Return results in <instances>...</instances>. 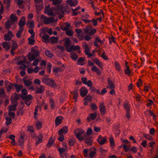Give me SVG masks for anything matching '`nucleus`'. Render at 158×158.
<instances>
[{"label": "nucleus", "instance_id": "obj_48", "mask_svg": "<svg viewBox=\"0 0 158 158\" xmlns=\"http://www.w3.org/2000/svg\"><path fill=\"white\" fill-rule=\"evenodd\" d=\"M66 31V34L69 36H72L73 35V32L71 30H68Z\"/></svg>", "mask_w": 158, "mask_h": 158}, {"label": "nucleus", "instance_id": "obj_8", "mask_svg": "<svg viewBox=\"0 0 158 158\" xmlns=\"http://www.w3.org/2000/svg\"><path fill=\"white\" fill-rule=\"evenodd\" d=\"M9 82L8 81H5V86L6 87V91L7 92H10L11 91L12 89H14L15 86V83H12L11 82L10 83V85L8 86H7V84L8 83H9Z\"/></svg>", "mask_w": 158, "mask_h": 158}, {"label": "nucleus", "instance_id": "obj_7", "mask_svg": "<svg viewBox=\"0 0 158 158\" xmlns=\"http://www.w3.org/2000/svg\"><path fill=\"white\" fill-rule=\"evenodd\" d=\"M50 7L49 5H48L47 6H46L45 7L44 13L47 14L48 15L53 16L54 15V14L52 10L50 9Z\"/></svg>", "mask_w": 158, "mask_h": 158}, {"label": "nucleus", "instance_id": "obj_21", "mask_svg": "<svg viewBox=\"0 0 158 158\" xmlns=\"http://www.w3.org/2000/svg\"><path fill=\"white\" fill-rule=\"evenodd\" d=\"M106 140L105 137L102 138L101 135H100L98 137V142L100 145L104 144L106 142Z\"/></svg>", "mask_w": 158, "mask_h": 158}, {"label": "nucleus", "instance_id": "obj_5", "mask_svg": "<svg viewBox=\"0 0 158 158\" xmlns=\"http://www.w3.org/2000/svg\"><path fill=\"white\" fill-rule=\"evenodd\" d=\"M123 106L124 108L126 110V117L128 119H129L130 118V104L128 102L126 101L124 104Z\"/></svg>", "mask_w": 158, "mask_h": 158}, {"label": "nucleus", "instance_id": "obj_62", "mask_svg": "<svg viewBox=\"0 0 158 158\" xmlns=\"http://www.w3.org/2000/svg\"><path fill=\"white\" fill-rule=\"evenodd\" d=\"M144 137H145L146 139H148L149 140H151L152 139V137L150 135H149L148 134H144L143 135Z\"/></svg>", "mask_w": 158, "mask_h": 158}, {"label": "nucleus", "instance_id": "obj_41", "mask_svg": "<svg viewBox=\"0 0 158 158\" xmlns=\"http://www.w3.org/2000/svg\"><path fill=\"white\" fill-rule=\"evenodd\" d=\"M84 61V58L82 57H81L79 58L77 60V63L79 64H80L81 65H83L84 64L82 63Z\"/></svg>", "mask_w": 158, "mask_h": 158}, {"label": "nucleus", "instance_id": "obj_11", "mask_svg": "<svg viewBox=\"0 0 158 158\" xmlns=\"http://www.w3.org/2000/svg\"><path fill=\"white\" fill-rule=\"evenodd\" d=\"M52 2V4L56 6V7L53 9L58 10L60 4L62 3L63 0H50Z\"/></svg>", "mask_w": 158, "mask_h": 158}, {"label": "nucleus", "instance_id": "obj_45", "mask_svg": "<svg viewBox=\"0 0 158 158\" xmlns=\"http://www.w3.org/2000/svg\"><path fill=\"white\" fill-rule=\"evenodd\" d=\"M6 124L7 125H10L12 119L10 117H6Z\"/></svg>", "mask_w": 158, "mask_h": 158}, {"label": "nucleus", "instance_id": "obj_52", "mask_svg": "<svg viewBox=\"0 0 158 158\" xmlns=\"http://www.w3.org/2000/svg\"><path fill=\"white\" fill-rule=\"evenodd\" d=\"M36 128L37 129H40L42 127V124L40 122H37L36 123Z\"/></svg>", "mask_w": 158, "mask_h": 158}, {"label": "nucleus", "instance_id": "obj_33", "mask_svg": "<svg viewBox=\"0 0 158 158\" xmlns=\"http://www.w3.org/2000/svg\"><path fill=\"white\" fill-rule=\"evenodd\" d=\"M19 29L17 31L16 34V36L18 38L21 37V34L22 33L23 31L24 30L23 27H19Z\"/></svg>", "mask_w": 158, "mask_h": 158}, {"label": "nucleus", "instance_id": "obj_49", "mask_svg": "<svg viewBox=\"0 0 158 158\" xmlns=\"http://www.w3.org/2000/svg\"><path fill=\"white\" fill-rule=\"evenodd\" d=\"M13 44L11 47V48L14 50H16L18 47V45L13 40L12 41Z\"/></svg>", "mask_w": 158, "mask_h": 158}, {"label": "nucleus", "instance_id": "obj_38", "mask_svg": "<svg viewBox=\"0 0 158 158\" xmlns=\"http://www.w3.org/2000/svg\"><path fill=\"white\" fill-rule=\"evenodd\" d=\"M45 54L49 57H51L53 56V54L51 51L48 50L45 51Z\"/></svg>", "mask_w": 158, "mask_h": 158}, {"label": "nucleus", "instance_id": "obj_24", "mask_svg": "<svg viewBox=\"0 0 158 158\" xmlns=\"http://www.w3.org/2000/svg\"><path fill=\"white\" fill-rule=\"evenodd\" d=\"M62 119L63 117L61 116H58L56 118L55 123L56 126L59 125L61 123Z\"/></svg>", "mask_w": 158, "mask_h": 158}, {"label": "nucleus", "instance_id": "obj_35", "mask_svg": "<svg viewBox=\"0 0 158 158\" xmlns=\"http://www.w3.org/2000/svg\"><path fill=\"white\" fill-rule=\"evenodd\" d=\"M58 40L57 37H53L50 38V41L51 43L56 44L58 42Z\"/></svg>", "mask_w": 158, "mask_h": 158}, {"label": "nucleus", "instance_id": "obj_50", "mask_svg": "<svg viewBox=\"0 0 158 158\" xmlns=\"http://www.w3.org/2000/svg\"><path fill=\"white\" fill-rule=\"evenodd\" d=\"M93 133V130L91 128L89 127L87 131L86 134L90 135Z\"/></svg>", "mask_w": 158, "mask_h": 158}, {"label": "nucleus", "instance_id": "obj_12", "mask_svg": "<svg viewBox=\"0 0 158 158\" xmlns=\"http://www.w3.org/2000/svg\"><path fill=\"white\" fill-rule=\"evenodd\" d=\"M32 96L31 95H29L25 97L24 98L22 99L24 100L25 103L26 104L27 106H29L31 103V102L30 101L32 99Z\"/></svg>", "mask_w": 158, "mask_h": 158}, {"label": "nucleus", "instance_id": "obj_28", "mask_svg": "<svg viewBox=\"0 0 158 158\" xmlns=\"http://www.w3.org/2000/svg\"><path fill=\"white\" fill-rule=\"evenodd\" d=\"M23 86L22 85H19L15 83V88L16 90V91L17 92H19L21 89H22Z\"/></svg>", "mask_w": 158, "mask_h": 158}, {"label": "nucleus", "instance_id": "obj_4", "mask_svg": "<svg viewBox=\"0 0 158 158\" xmlns=\"http://www.w3.org/2000/svg\"><path fill=\"white\" fill-rule=\"evenodd\" d=\"M78 131V129H76L74 131L75 136L79 141H81L83 140L84 139V137L82 136L81 135L85 133L84 131L83 130H80L77 132Z\"/></svg>", "mask_w": 158, "mask_h": 158}, {"label": "nucleus", "instance_id": "obj_25", "mask_svg": "<svg viewBox=\"0 0 158 158\" xmlns=\"http://www.w3.org/2000/svg\"><path fill=\"white\" fill-rule=\"evenodd\" d=\"M14 94L15 96H12L11 97V101L12 102H15L19 99V95L17 94L16 93H14Z\"/></svg>", "mask_w": 158, "mask_h": 158}, {"label": "nucleus", "instance_id": "obj_61", "mask_svg": "<svg viewBox=\"0 0 158 158\" xmlns=\"http://www.w3.org/2000/svg\"><path fill=\"white\" fill-rule=\"evenodd\" d=\"M66 2L71 6H74V3L72 0H68Z\"/></svg>", "mask_w": 158, "mask_h": 158}, {"label": "nucleus", "instance_id": "obj_34", "mask_svg": "<svg viewBox=\"0 0 158 158\" xmlns=\"http://www.w3.org/2000/svg\"><path fill=\"white\" fill-rule=\"evenodd\" d=\"M43 136L41 134H40L39 136L38 137V140L36 141L35 144L37 145L39 143H41L42 141V138Z\"/></svg>", "mask_w": 158, "mask_h": 158}, {"label": "nucleus", "instance_id": "obj_60", "mask_svg": "<svg viewBox=\"0 0 158 158\" xmlns=\"http://www.w3.org/2000/svg\"><path fill=\"white\" fill-rule=\"evenodd\" d=\"M100 56L102 57L105 60H108V58L105 55V52H103L102 55H99Z\"/></svg>", "mask_w": 158, "mask_h": 158}, {"label": "nucleus", "instance_id": "obj_40", "mask_svg": "<svg viewBox=\"0 0 158 158\" xmlns=\"http://www.w3.org/2000/svg\"><path fill=\"white\" fill-rule=\"evenodd\" d=\"M92 28V26H88L85 29H83V31L85 33L88 34V32L90 31V30Z\"/></svg>", "mask_w": 158, "mask_h": 158}, {"label": "nucleus", "instance_id": "obj_19", "mask_svg": "<svg viewBox=\"0 0 158 158\" xmlns=\"http://www.w3.org/2000/svg\"><path fill=\"white\" fill-rule=\"evenodd\" d=\"M68 131V127L65 126H64L61 129H60L58 132L59 135H61L64 133L66 134Z\"/></svg>", "mask_w": 158, "mask_h": 158}, {"label": "nucleus", "instance_id": "obj_29", "mask_svg": "<svg viewBox=\"0 0 158 158\" xmlns=\"http://www.w3.org/2000/svg\"><path fill=\"white\" fill-rule=\"evenodd\" d=\"M27 94V91L25 89H22L21 94L20 95V97L21 99L24 98L26 96Z\"/></svg>", "mask_w": 158, "mask_h": 158}, {"label": "nucleus", "instance_id": "obj_43", "mask_svg": "<svg viewBox=\"0 0 158 158\" xmlns=\"http://www.w3.org/2000/svg\"><path fill=\"white\" fill-rule=\"evenodd\" d=\"M109 141L110 146L112 147H114L115 145V143L113 138L112 137H110L109 138Z\"/></svg>", "mask_w": 158, "mask_h": 158}, {"label": "nucleus", "instance_id": "obj_54", "mask_svg": "<svg viewBox=\"0 0 158 158\" xmlns=\"http://www.w3.org/2000/svg\"><path fill=\"white\" fill-rule=\"evenodd\" d=\"M70 40L68 39L66 40L64 43V46L67 47L69 46L70 44Z\"/></svg>", "mask_w": 158, "mask_h": 158}, {"label": "nucleus", "instance_id": "obj_46", "mask_svg": "<svg viewBox=\"0 0 158 158\" xmlns=\"http://www.w3.org/2000/svg\"><path fill=\"white\" fill-rule=\"evenodd\" d=\"M28 31L30 34H31V38H33L35 37V33L34 32L33 29H29Z\"/></svg>", "mask_w": 158, "mask_h": 158}, {"label": "nucleus", "instance_id": "obj_36", "mask_svg": "<svg viewBox=\"0 0 158 158\" xmlns=\"http://www.w3.org/2000/svg\"><path fill=\"white\" fill-rule=\"evenodd\" d=\"M12 24L10 21L9 20H7L5 23V28L8 29L10 27L11 25Z\"/></svg>", "mask_w": 158, "mask_h": 158}, {"label": "nucleus", "instance_id": "obj_64", "mask_svg": "<svg viewBox=\"0 0 158 158\" xmlns=\"http://www.w3.org/2000/svg\"><path fill=\"white\" fill-rule=\"evenodd\" d=\"M27 67L26 65L23 64L22 65L19 66V69L21 70H23L25 71L26 70Z\"/></svg>", "mask_w": 158, "mask_h": 158}, {"label": "nucleus", "instance_id": "obj_20", "mask_svg": "<svg viewBox=\"0 0 158 158\" xmlns=\"http://www.w3.org/2000/svg\"><path fill=\"white\" fill-rule=\"evenodd\" d=\"M70 27V24L68 23H65L63 25L60 27L64 31H66L69 30Z\"/></svg>", "mask_w": 158, "mask_h": 158}, {"label": "nucleus", "instance_id": "obj_53", "mask_svg": "<svg viewBox=\"0 0 158 158\" xmlns=\"http://www.w3.org/2000/svg\"><path fill=\"white\" fill-rule=\"evenodd\" d=\"M5 91L3 88H1L0 91V97H3L5 96Z\"/></svg>", "mask_w": 158, "mask_h": 158}, {"label": "nucleus", "instance_id": "obj_14", "mask_svg": "<svg viewBox=\"0 0 158 158\" xmlns=\"http://www.w3.org/2000/svg\"><path fill=\"white\" fill-rule=\"evenodd\" d=\"M89 117H88L87 118V120L89 122L91 121V120H94L97 116V113L95 112L94 113L90 114H89Z\"/></svg>", "mask_w": 158, "mask_h": 158}, {"label": "nucleus", "instance_id": "obj_59", "mask_svg": "<svg viewBox=\"0 0 158 158\" xmlns=\"http://www.w3.org/2000/svg\"><path fill=\"white\" fill-rule=\"evenodd\" d=\"M5 3L6 4V7L8 8L10 5V0H4Z\"/></svg>", "mask_w": 158, "mask_h": 158}, {"label": "nucleus", "instance_id": "obj_16", "mask_svg": "<svg viewBox=\"0 0 158 158\" xmlns=\"http://www.w3.org/2000/svg\"><path fill=\"white\" fill-rule=\"evenodd\" d=\"M88 93V90L84 87H82L80 89V95L83 97H85Z\"/></svg>", "mask_w": 158, "mask_h": 158}, {"label": "nucleus", "instance_id": "obj_2", "mask_svg": "<svg viewBox=\"0 0 158 158\" xmlns=\"http://www.w3.org/2000/svg\"><path fill=\"white\" fill-rule=\"evenodd\" d=\"M42 82L51 87L55 89L56 88L57 85L54 80L49 78H45L43 79Z\"/></svg>", "mask_w": 158, "mask_h": 158}, {"label": "nucleus", "instance_id": "obj_39", "mask_svg": "<svg viewBox=\"0 0 158 158\" xmlns=\"http://www.w3.org/2000/svg\"><path fill=\"white\" fill-rule=\"evenodd\" d=\"M10 19L11 21L13 23L15 22L17 20V17L15 16L13 14H12L10 15Z\"/></svg>", "mask_w": 158, "mask_h": 158}, {"label": "nucleus", "instance_id": "obj_37", "mask_svg": "<svg viewBox=\"0 0 158 158\" xmlns=\"http://www.w3.org/2000/svg\"><path fill=\"white\" fill-rule=\"evenodd\" d=\"M27 25H29V28H32L34 27V22L33 20L31 21H28L27 23Z\"/></svg>", "mask_w": 158, "mask_h": 158}, {"label": "nucleus", "instance_id": "obj_6", "mask_svg": "<svg viewBox=\"0 0 158 158\" xmlns=\"http://www.w3.org/2000/svg\"><path fill=\"white\" fill-rule=\"evenodd\" d=\"M92 136L89 135L85 134L84 137L85 142L88 145H91L93 143V141L91 140Z\"/></svg>", "mask_w": 158, "mask_h": 158}, {"label": "nucleus", "instance_id": "obj_18", "mask_svg": "<svg viewBox=\"0 0 158 158\" xmlns=\"http://www.w3.org/2000/svg\"><path fill=\"white\" fill-rule=\"evenodd\" d=\"M80 47L78 45H77L76 46H74L73 45H72L70 47L68 48L67 51L68 52H70L72 51H76L79 50L80 49Z\"/></svg>", "mask_w": 158, "mask_h": 158}, {"label": "nucleus", "instance_id": "obj_13", "mask_svg": "<svg viewBox=\"0 0 158 158\" xmlns=\"http://www.w3.org/2000/svg\"><path fill=\"white\" fill-rule=\"evenodd\" d=\"M54 20V18L53 17H45L44 18L43 22L46 24H48L53 22Z\"/></svg>", "mask_w": 158, "mask_h": 158}, {"label": "nucleus", "instance_id": "obj_30", "mask_svg": "<svg viewBox=\"0 0 158 158\" xmlns=\"http://www.w3.org/2000/svg\"><path fill=\"white\" fill-rule=\"evenodd\" d=\"M23 19L24 21H23L20 19L18 23V25L19 26V27H23L25 24V19L24 17H23L21 19Z\"/></svg>", "mask_w": 158, "mask_h": 158}, {"label": "nucleus", "instance_id": "obj_15", "mask_svg": "<svg viewBox=\"0 0 158 158\" xmlns=\"http://www.w3.org/2000/svg\"><path fill=\"white\" fill-rule=\"evenodd\" d=\"M84 48L85 49V53L86 55L88 56V57H89L91 56H95L94 54H92L91 53H89L90 52V49L88 48V45L86 44L85 45Z\"/></svg>", "mask_w": 158, "mask_h": 158}, {"label": "nucleus", "instance_id": "obj_56", "mask_svg": "<svg viewBox=\"0 0 158 158\" xmlns=\"http://www.w3.org/2000/svg\"><path fill=\"white\" fill-rule=\"evenodd\" d=\"M90 107L92 110H96L98 109L97 106L94 103L92 104Z\"/></svg>", "mask_w": 158, "mask_h": 158}, {"label": "nucleus", "instance_id": "obj_3", "mask_svg": "<svg viewBox=\"0 0 158 158\" xmlns=\"http://www.w3.org/2000/svg\"><path fill=\"white\" fill-rule=\"evenodd\" d=\"M69 12L70 11L69 8V6L66 4H62L60 6L59 10L58 11V14H61V15L59 16V18L61 19L64 16V12Z\"/></svg>", "mask_w": 158, "mask_h": 158}, {"label": "nucleus", "instance_id": "obj_63", "mask_svg": "<svg viewBox=\"0 0 158 158\" xmlns=\"http://www.w3.org/2000/svg\"><path fill=\"white\" fill-rule=\"evenodd\" d=\"M82 22L81 21H75L74 22V24L75 25L76 27H79L80 25L82 23Z\"/></svg>", "mask_w": 158, "mask_h": 158}, {"label": "nucleus", "instance_id": "obj_31", "mask_svg": "<svg viewBox=\"0 0 158 158\" xmlns=\"http://www.w3.org/2000/svg\"><path fill=\"white\" fill-rule=\"evenodd\" d=\"M54 142V139L52 136H51L48 140V143L47 144V147H50L53 144Z\"/></svg>", "mask_w": 158, "mask_h": 158}, {"label": "nucleus", "instance_id": "obj_55", "mask_svg": "<svg viewBox=\"0 0 158 158\" xmlns=\"http://www.w3.org/2000/svg\"><path fill=\"white\" fill-rule=\"evenodd\" d=\"M58 150L59 152V154H61L65 152L66 150L64 148H59L58 149Z\"/></svg>", "mask_w": 158, "mask_h": 158}, {"label": "nucleus", "instance_id": "obj_42", "mask_svg": "<svg viewBox=\"0 0 158 158\" xmlns=\"http://www.w3.org/2000/svg\"><path fill=\"white\" fill-rule=\"evenodd\" d=\"M115 69L118 71H119L121 70V68L118 62L115 61Z\"/></svg>", "mask_w": 158, "mask_h": 158}, {"label": "nucleus", "instance_id": "obj_1", "mask_svg": "<svg viewBox=\"0 0 158 158\" xmlns=\"http://www.w3.org/2000/svg\"><path fill=\"white\" fill-rule=\"evenodd\" d=\"M38 47L36 46L31 48V52L27 54V58L30 61H32L37 57H39L40 52L38 51Z\"/></svg>", "mask_w": 158, "mask_h": 158}, {"label": "nucleus", "instance_id": "obj_10", "mask_svg": "<svg viewBox=\"0 0 158 158\" xmlns=\"http://www.w3.org/2000/svg\"><path fill=\"white\" fill-rule=\"evenodd\" d=\"M99 110L101 114H105L106 113V110L103 102H101L99 103Z\"/></svg>", "mask_w": 158, "mask_h": 158}, {"label": "nucleus", "instance_id": "obj_23", "mask_svg": "<svg viewBox=\"0 0 158 158\" xmlns=\"http://www.w3.org/2000/svg\"><path fill=\"white\" fill-rule=\"evenodd\" d=\"M35 6L37 9H40L41 7L43 2L42 0H34Z\"/></svg>", "mask_w": 158, "mask_h": 158}, {"label": "nucleus", "instance_id": "obj_51", "mask_svg": "<svg viewBox=\"0 0 158 158\" xmlns=\"http://www.w3.org/2000/svg\"><path fill=\"white\" fill-rule=\"evenodd\" d=\"M96 32V30L95 29H94L92 30H91L88 33L90 35H92Z\"/></svg>", "mask_w": 158, "mask_h": 158}, {"label": "nucleus", "instance_id": "obj_9", "mask_svg": "<svg viewBox=\"0 0 158 158\" xmlns=\"http://www.w3.org/2000/svg\"><path fill=\"white\" fill-rule=\"evenodd\" d=\"M7 33L5 34L4 39L5 40L9 41L11 40L13 35L12 31L10 30L8 31Z\"/></svg>", "mask_w": 158, "mask_h": 158}, {"label": "nucleus", "instance_id": "obj_57", "mask_svg": "<svg viewBox=\"0 0 158 158\" xmlns=\"http://www.w3.org/2000/svg\"><path fill=\"white\" fill-rule=\"evenodd\" d=\"M124 71L125 74L128 75H130L131 73L129 67H127V68Z\"/></svg>", "mask_w": 158, "mask_h": 158}, {"label": "nucleus", "instance_id": "obj_58", "mask_svg": "<svg viewBox=\"0 0 158 158\" xmlns=\"http://www.w3.org/2000/svg\"><path fill=\"white\" fill-rule=\"evenodd\" d=\"M71 57L72 59L74 60H77L78 58V56L76 54H71Z\"/></svg>", "mask_w": 158, "mask_h": 158}, {"label": "nucleus", "instance_id": "obj_47", "mask_svg": "<svg viewBox=\"0 0 158 158\" xmlns=\"http://www.w3.org/2000/svg\"><path fill=\"white\" fill-rule=\"evenodd\" d=\"M92 97L90 95H88L84 99V101H87L89 102H91L92 100Z\"/></svg>", "mask_w": 158, "mask_h": 158}, {"label": "nucleus", "instance_id": "obj_27", "mask_svg": "<svg viewBox=\"0 0 158 158\" xmlns=\"http://www.w3.org/2000/svg\"><path fill=\"white\" fill-rule=\"evenodd\" d=\"M44 91V87L43 86H40L39 87L37 88L36 92L37 94H41Z\"/></svg>", "mask_w": 158, "mask_h": 158}, {"label": "nucleus", "instance_id": "obj_22", "mask_svg": "<svg viewBox=\"0 0 158 158\" xmlns=\"http://www.w3.org/2000/svg\"><path fill=\"white\" fill-rule=\"evenodd\" d=\"M3 48L5 49L6 50H9L10 48V42L4 41L2 43Z\"/></svg>", "mask_w": 158, "mask_h": 158}, {"label": "nucleus", "instance_id": "obj_26", "mask_svg": "<svg viewBox=\"0 0 158 158\" xmlns=\"http://www.w3.org/2000/svg\"><path fill=\"white\" fill-rule=\"evenodd\" d=\"M23 81L24 85L27 87H29L32 84V82L28 79H25V78H23Z\"/></svg>", "mask_w": 158, "mask_h": 158}, {"label": "nucleus", "instance_id": "obj_44", "mask_svg": "<svg viewBox=\"0 0 158 158\" xmlns=\"http://www.w3.org/2000/svg\"><path fill=\"white\" fill-rule=\"evenodd\" d=\"M28 44L32 45H33L35 42V40L33 39V38L31 39L30 38H29L28 39Z\"/></svg>", "mask_w": 158, "mask_h": 158}, {"label": "nucleus", "instance_id": "obj_17", "mask_svg": "<svg viewBox=\"0 0 158 158\" xmlns=\"http://www.w3.org/2000/svg\"><path fill=\"white\" fill-rule=\"evenodd\" d=\"M108 85L106 87L107 88L110 89H114L115 87V85L113 81L110 79V78L108 79Z\"/></svg>", "mask_w": 158, "mask_h": 158}, {"label": "nucleus", "instance_id": "obj_32", "mask_svg": "<svg viewBox=\"0 0 158 158\" xmlns=\"http://www.w3.org/2000/svg\"><path fill=\"white\" fill-rule=\"evenodd\" d=\"M92 60L97 64L100 68H102V63L100 62L99 60L97 58H95L94 59H92Z\"/></svg>", "mask_w": 158, "mask_h": 158}]
</instances>
